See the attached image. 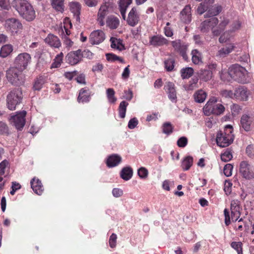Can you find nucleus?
I'll return each mask as SVG.
<instances>
[{"instance_id": "26", "label": "nucleus", "mask_w": 254, "mask_h": 254, "mask_svg": "<svg viewBox=\"0 0 254 254\" xmlns=\"http://www.w3.org/2000/svg\"><path fill=\"white\" fill-rule=\"evenodd\" d=\"M222 7L221 5L215 4L210 7L208 6L207 11L205 14V17H215L214 16L218 15L222 11Z\"/></svg>"}, {"instance_id": "50", "label": "nucleus", "mask_w": 254, "mask_h": 254, "mask_svg": "<svg viewBox=\"0 0 254 254\" xmlns=\"http://www.w3.org/2000/svg\"><path fill=\"white\" fill-rule=\"evenodd\" d=\"M165 67L168 71H172L174 67L175 60L172 58H169L165 61Z\"/></svg>"}, {"instance_id": "38", "label": "nucleus", "mask_w": 254, "mask_h": 254, "mask_svg": "<svg viewBox=\"0 0 254 254\" xmlns=\"http://www.w3.org/2000/svg\"><path fill=\"white\" fill-rule=\"evenodd\" d=\"M212 71L209 69H201L199 72V76L200 79L206 81L211 79Z\"/></svg>"}, {"instance_id": "29", "label": "nucleus", "mask_w": 254, "mask_h": 254, "mask_svg": "<svg viewBox=\"0 0 254 254\" xmlns=\"http://www.w3.org/2000/svg\"><path fill=\"white\" fill-rule=\"evenodd\" d=\"M122 161V157L116 154L110 155L107 159L106 164L109 167H114L119 164Z\"/></svg>"}, {"instance_id": "3", "label": "nucleus", "mask_w": 254, "mask_h": 254, "mask_svg": "<svg viewBox=\"0 0 254 254\" xmlns=\"http://www.w3.org/2000/svg\"><path fill=\"white\" fill-rule=\"evenodd\" d=\"M247 72L245 68L237 64L232 65L228 71V74L232 79L243 84L248 81Z\"/></svg>"}, {"instance_id": "59", "label": "nucleus", "mask_w": 254, "mask_h": 254, "mask_svg": "<svg viewBox=\"0 0 254 254\" xmlns=\"http://www.w3.org/2000/svg\"><path fill=\"white\" fill-rule=\"evenodd\" d=\"M0 7L2 9L8 10L10 8V5L7 0H0Z\"/></svg>"}, {"instance_id": "57", "label": "nucleus", "mask_w": 254, "mask_h": 254, "mask_svg": "<svg viewBox=\"0 0 254 254\" xmlns=\"http://www.w3.org/2000/svg\"><path fill=\"white\" fill-rule=\"evenodd\" d=\"M207 8L208 6L206 5L205 3H201L198 5L197 8V12L198 14L201 15L203 14L205 11H207Z\"/></svg>"}, {"instance_id": "17", "label": "nucleus", "mask_w": 254, "mask_h": 254, "mask_svg": "<svg viewBox=\"0 0 254 254\" xmlns=\"http://www.w3.org/2000/svg\"><path fill=\"white\" fill-rule=\"evenodd\" d=\"M30 5L26 0H13L11 2V6L19 14L21 13Z\"/></svg>"}, {"instance_id": "53", "label": "nucleus", "mask_w": 254, "mask_h": 254, "mask_svg": "<svg viewBox=\"0 0 254 254\" xmlns=\"http://www.w3.org/2000/svg\"><path fill=\"white\" fill-rule=\"evenodd\" d=\"M137 174L141 179H145L148 177V171L145 168L141 167L138 170Z\"/></svg>"}, {"instance_id": "32", "label": "nucleus", "mask_w": 254, "mask_h": 254, "mask_svg": "<svg viewBox=\"0 0 254 254\" xmlns=\"http://www.w3.org/2000/svg\"><path fill=\"white\" fill-rule=\"evenodd\" d=\"M120 23L119 19L114 16H109L106 20L107 25L112 29L117 28Z\"/></svg>"}, {"instance_id": "42", "label": "nucleus", "mask_w": 254, "mask_h": 254, "mask_svg": "<svg viewBox=\"0 0 254 254\" xmlns=\"http://www.w3.org/2000/svg\"><path fill=\"white\" fill-rule=\"evenodd\" d=\"M110 41L111 42V47L113 48H116L119 50H122L124 47L120 39L111 37Z\"/></svg>"}, {"instance_id": "45", "label": "nucleus", "mask_w": 254, "mask_h": 254, "mask_svg": "<svg viewBox=\"0 0 254 254\" xmlns=\"http://www.w3.org/2000/svg\"><path fill=\"white\" fill-rule=\"evenodd\" d=\"M106 59L107 61H110V62H115L116 61H119L121 63H125V61L124 59L119 56H117V55L112 54V53H109L107 54L106 55Z\"/></svg>"}, {"instance_id": "4", "label": "nucleus", "mask_w": 254, "mask_h": 254, "mask_svg": "<svg viewBox=\"0 0 254 254\" xmlns=\"http://www.w3.org/2000/svg\"><path fill=\"white\" fill-rule=\"evenodd\" d=\"M22 92L21 88H16L11 91L7 95V107L10 110L15 109L17 105L19 104L22 99Z\"/></svg>"}, {"instance_id": "30", "label": "nucleus", "mask_w": 254, "mask_h": 254, "mask_svg": "<svg viewBox=\"0 0 254 254\" xmlns=\"http://www.w3.org/2000/svg\"><path fill=\"white\" fill-rule=\"evenodd\" d=\"M133 175V170L130 167H124L121 172L120 177L125 181L130 180Z\"/></svg>"}, {"instance_id": "58", "label": "nucleus", "mask_w": 254, "mask_h": 254, "mask_svg": "<svg viewBox=\"0 0 254 254\" xmlns=\"http://www.w3.org/2000/svg\"><path fill=\"white\" fill-rule=\"evenodd\" d=\"M132 2V0H120L119 8L127 9V7Z\"/></svg>"}, {"instance_id": "6", "label": "nucleus", "mask_w": 254, "mask_h": 254, "mask_svg": "<svg viewBox=\"0 0 254 254\" xmlns=\"http://www.w3.org/2000/svg\"><path fill=\"white\" fill-rule=\"evenodd\" d=\"M31 60V56L27 53L19 54L15 59L14 64L19 70L23 71L26 68Z\"/></svg>"}, {"instance_id": "49", "label": "nucleus", "mask_w": 254, "mask_h": 254, "mask_svg": "<svg viewBox=\"0 0 254 254\" xmlns=\"http://www.w3.org/2000/svg\"><path fill=\"white\" fill-rule=\"evenodd\" d=\"M108 11V5L103 4L101 6L98 13V16L101 18H104L107 14Z\"/></svg>"}, {"instance_id": "51", "label": "nucleus", "mask_w": 254, "mask_h": 254, "mask_svg": "<svg viewBox=\"0 0 254 254\" xmlns=\"http://www.w3.org/2000/svg\"><path fill=\"white\" fill-rule=\"evenodd\" d=\"M9 133V128L7 125L5 123L0 121V134L7 135Z\"/></svg>"}, {"instance_id": "9", "label": "nucleus", "mask_w": 254, "mask_h": 254, "mask_svg": "<svg viewBox=\"0 0 254 254\" xmlns=\"http://www.w3.org/2000/svg\"><path fill=\"white\" fill-rule=\"evenodd\" d=\"M26 114L25 111L18 112L16 115L11 116L9 121L17 129L21 130L25 125Z\"/></svg>"}, {"instance_id": "19", "label": "nucleus", "mask_w": 254, "mask_h": 254, "mask_svg": "<svg viewBox=\"0 0 254 254\" xmlns=\"http://www.w3.org/2000/svg\"><path fill=\"white\" fill-rule=\"evenodd\" d=\"M19 15L27 21H33L36 17V13L31 5L26 8Z\"/></svg>"}, {"instance_id": "61", "label": "nucleus", "mask_w": 254, "mask_h": 254, "mask_svg": "<svg viewBox=\"0 0 254 254\" xmlns=\"http://www.w3.org/2000/svg\"><path fill=\"white\" fill-rule=\"evenodd\" d=\"M8 165V162L6 160H3L0 163V176L4 174L5 167Z\"/></svg>"}, {"instance_id": "63", "label": "nucleus", "mask_w": 254, "mask_h": 254, "mask_svg": "<svg viewBox=\"0 0 254 254\" xmlns=\"http://www.w3.org/2000/svg\"><path fill=\"white\" fill-rule=\"evenodd\" d=\"M138 124V120L136 118H133L130 119L128 124V127L130 129L134 128Z\"/></svg>"}, {"instance_id": "47", "label": "nucleus", "mask_w": 254, "mask_h": 254, "mask_svg": "<svg viewBox=\"0 0 254 254\" xmlns=\"http://www.w3.org/2000/svg\"><path fill=\"white\" fill-rule=\"evenodd\" d=\"M233 157L231 150L227 149L221 155V159L224 162H228Z\"/></svg>"}, {"instance_id": "23", "label": "nucleus", "mask_w": 254, "mask_h": 254, "mask_svg": "<svg viewBox=\"0 0 254 254\" xmlns=\"http://www.w3.org/2000/svg\"><path fill=\"white\" fill-rule=\"evenodd\" d=\"M91 93L87 88H83L80 90L77 101L80 103L88 102L90 100Z\"/></svg>"}, {"instance_id": "31", "label": "nucleus", "mask_w": 254, "mask_h": 254, "mask_svg": "<svg viewBox=\"0 0 254 254\" xmlns=\"http://www.w3.org/2000/svg\"><path fill=\"white\" fill-rule=\"evenodd\" d=\"M229 21L228 19L224 18L223 20L218 25V27L212 30V33L214 36H218L224 31L226 26L228 24Z\"/></svg>"}, {"instance_id": "2", "label": "nucleus", "mask_w": 254, "mask_h": 254, "mask_svg": "<svg viewBox=\"0 0 254 254\" xmlns=\"http://www.w3.org/2000/svg\"><path fill=\"white\" fill-rule=\"evenodd\" d=\"M217 99L215 97L210 98L203 108V111L205 115L209 116L211 115H221L225 111L224 106L217 103Z\"/></svg>"}, {"instance_id": "33", "label": "nucleus", "mask_w": 254, "mask_h": 254, "mask_svg": "<svg viewBox=\"0 0 254 254\" xmlns=\"http://www.w3.org/2000/svg\"><path fill=\"white\" fill-rule=\"evenodd\" d=\"M207 96L206 93L202 89L197 90L193 95L194 101L197 103L203 102Z\"/></svg>"}, {"instance_id": "28", "label": "nucleus", "mask_w": 254, "mask_h": 254, "mask_svg": "<svg viewBox=\"0 0 254 254\" xmlns=\"http://www.w3.org/2000/svg\"><path fill=\"white\" fill-rule=\"evenodd\" d=\"M31 187L33 191L37 194L41 195L43 191V186L41 181L36 179L33 178L30 182Z\"/></svg>"}, {"instance_id": "18", "label": "nucleus", "mask_w": 254, "mask_h": 254, "mask_svg": "<svg viewBox=\"0 0 254 254\" xmlns=\"http://www.w3.org/2000/svg\"><path fill=\"white\" fill-rule=\"evenodd\" d=\"M250 95V92L244 86L236 89L234 92L235 98L242 101H247Z\"/></svg>"}, {"instance_id": "10", "label": "nucleus", "mask_w": 254, "mask_h": 254, "mask_svg": "<svg viewBox=\"0 0 254 254\" xmlns=\"http://www.w3.org/2000/svg\"><path fill=\"white\" fill-rule=\"evenodd\" d=\"M4 27L7 31L12 34L16 33L18 30L22 28V24L17 19L11 18L5 20Z\"/></svg>"}, {"instance_id": "55", "label": "nucleus", "mask_w": 254, "mask_h": 254, "mask_svg": "<svg viewBox=\"0 0 254 254\" xmlns=\"http://www.w3.org/2000/svg\"><path fill=\"white\" fill-rule=\"evenodd\" d=\"M246 154L251 158H254V145L251 144L248 145L246 149Z\"/></svg>"}, {"instance_id": "16", "label": "nucleus", "mask_w": 254, "mask_h": 254, "mask_svg": "<svg viewBox=\"0 0 254 254\" xmlns=\"http://www.w3.org/2000/svg\"><path fill=\"white\" fill-rule=\"evenodd\" d=\"M139 20V16L137 12V9L135 7L132 8L129 11L127 19V24L130 26H135Z\"/></svg>"}, {"instance_id": "22", "label": "nucleus", "mask_w": 254, "mask_h": 254, "mask_svg": "<svg viewBox=\"0 0 254 254\" xmlns=\"http://www.w3.org/2000/svg\"><path fill=\"white\" fill-rule=\"evenodd\" d=\"M45 42L50 46L54 48H59L61 45L59 38L53 34H49L45 39Z\"/></svg>"}, {"instance_id": "1", "label": "nucleus", "mask_w": 254, "mask_h": 254, "mask_svg": "<svg viewBox=\"0 0 254 254\" xmlns=\"http://www.w3.org/2000/svg\"><path fill=\"white\" fill-rule=\"evenodd\" d=\"M233 127L231 125L225 126L224 131L220 130L216 135V143L221 147H226L231 144L234 140L232 134Z\"/></svg>"}, {"instance_id": "20", "label": "nucleus", "mask_w": 254, "mask_h": 254, "mask_svg": "<svg viewBox=\"0 0 254 254\" xmlns=\"http://www.w3.org/2000/svg\"><path fill=\"white\" fill-rule=\"evenodd\" d=\"M240 208L239 201L237 200H234L231 201V219L233 221H236L239 217L240 215Z\"/></svg>"}, {"instance_id": "48", "label": "nucleus", "mask_w": 254, "mask_h": 254, "mask_svg": "<svg viewBox=\"0 0 254 254\" xmlns=\"http://www.w3.org/2000/svg\"><path fill=\"white\" fill-rule=\"evenodd\" d=\"M198 79L197 77L192 78L189 82V84L186 86L187 90H193L197 87Z\"/></svg>"}, {"instance_id": "27", "label": "nucleus", "mask_w": 254, "mask_h": 254, "mask_svg": "<svg viewBox=\"0 0 254 254\" xmlns=\"http://www.w3.org/2000/svg\"><path fill=\"white\" fill-rule=\"evenodd\" d=\"M69 8L71 12L73 14L76 20L79 21L81 10V5L77 1H72L69 3Z\"/></svg>"}, {"instance_id": "7", "label": "nucleus", "mask_w": 254, "mask_h": 254, "mask_svg": "<svg viewBox=\"0 0 254 254\" xmlns=\"http://www.w3.org/2000/svg\"><path fill=\"white\" fill-rule=\"evenodd\" d=\"M239 172L243 177L246 179H254V167L248 161H243L240 163Z\"/></svg>"}, {"instance_id": "56", "label": "nucleus", "mask_w": 254, "mask_h": 254, "mask_svg": "<svg viewBox=\"0 0 254 254\" xmlns=\"http://www.w3.org/2000/svg\"><path fill=\"white\" fill-rule=\"evenodd\" d=\"M188 144V139L186 137L182 136L177 141V145L180 147H185Z\"/></svg>"}, {"instance_id": "12", "label": "nucleus", "mask_w": 254, "mask_h": 254, "mask_svg": "<svg viewBox=\"0 0 254 254\" xmlns=\"http://www.w3.org/2000/svg\"><path fill=\"white\" fill-rule=\"evenodd\" d=\"M254 124V116L252 115H243L241 118V127L246 131L252 129Z\"/></svg>"}, {"instance_id": "21", "label": "nucleus", "mask_w": 254, "mask_h": 254, "mask_svg": "<svg viewBox=\"0 0 254 254\" xmlns=\"http://www.w3.org/2000/svg\"><path fill=\"white\" fill-rule=\"evenodd\" d=\"M180 19L185 23H189L191 20V8L190 5H186L180 13Z\"/></svg>"}, {"instance_id": "8", "label": "nucleus", "mask_w": 254, "mask_h": 254, "mask_svg": "<svg viewBox=\"0 0 254 254\" xmlns=\"http://www.w3.org/2000/svg\"><path fill=\"white\" fill-rule=\"evenodd\" d=\"M171 44L175 51L179 53L185 61H187L189 59L187 54L188 45L180 39L172 41Z\"/></svg>"}, {"instance_id": "52", "label": "nucleus", "mask_w": 254, "mask_h": 254, "mask_svg": "<svg viewBox=\"0 0 254 254\" xmlns=\"http://www.w3.org/2000/svg\"><path fill=\"white\" fill-rule=\"evenodd\" d=\"M231 246L237 251L238 254H243L242 243L241 242H233Z\"/></svg>"}, {"instance_id": "41", "label": "nucleus", "mask_w": 254, "mask_h": 254, "mask_svg": "<svg viewBox=\"0 0 254 254\" xmlns=\"http://www.w3.org/2000/svg\"><path fill=\"white\" fill-rule=\"evenodd\" d=\"M193 73V69L190 67L183 68L181 70V76L182 78H189Z\"/></svg>"}, {"instance_id": "64", "label": "nucleus", "mask_w": 254, "mask_h": 254, "mask_svg": "<svg viewBox=\"0 0 254 254\" xmlns=\"http://www.w3.org/2000/svg\"><path fill=\"white\" fill-rule=\"evenodd\" d=\"M112 194L115 197H119L123 195V191L119 188H114L112 190Z\"/></svg>"}, {"instance_id": "39", "label": "nucleus", "mask_w": 254, "mask_h": 254, "mask_svg": "<svg viewBox=\"0 0 254 254\" xmlns=\"http://www.w3.org/2000/svg\"><path fill=\"white\" fill-rule=\"evenodd\" d=\"M128 104L125 101H122L119 107V114L120 118L123 119L126 116L127 107Z\"/></svg>"}, {"instance_id": "15", "label": "nucleus", "mask_w": 254, "mask_h": 254, "mask_svg": "<svg viewBox=\"0 0 254 254\" xmlns=\"http://www.w3.org/2000/svg\"><path fill=\"white\" fill-rule=\"evenodd\" d=\"M164 89L166 91L168 98L174 103L177 102V93L175 84L171 82H167L164 86Z\"/></svg>"}, {"instance_id": "62", "label": "nucleus", "mask_w": 254, "mask_h": 254, "mask_svg": "<svg viewBox=\"0 0 254 254\" xmlns=\"http://www.w3.org/2000/svg\"><path fill=\"white\" fill-rule=\"evenodd\" d=\"M221 95L226 98L230 97L231 98H234L235 95L234 93H233L231 90H224L221 91Z\"/></svg>"}, {"instance_id": "5", "label": "nucleus", "mask_w": 254, "mask_h": 254, "mask_svg": "<svg viewBox=\"0 0 254 254\" xmlns=\"http://www.w3.org/2000/svg\"><path fill=\"white\" fill-rule=\"evenodd\" d=\"M22 71L16 67H10L6 71V77L8 81L14 85H19L24 82Z\"/></svg>"}, {"instance_id": "34", "label": "nucleus", "mask_w": 254, "mask_h": 254, "mask_svg": "<svg viewBox=\"0 0 254 254\" xmlns=\"http://www.w3.org/2000/svg\"><path fill=\"white\" fill-rule=\"evenodd\" d=\"M53 7L58 11L63 12L64 11V0H51Z\"/></svg>"}, {"instance_id": "25", "label": "nucleus", "mask_w": 254, "mask_h": 254, "mask_svg": "<svg viewBox=\"0 0 254 254\" xmlns=\"http://www.w3.org/2000/svg\"><path fill=\"white\" fill-rule=\"evenodd\" d=\"M168 41L161 35H156L150 38L149 43L153 46H162L168 44Z\"/></svg>"}, {"instance_id": "37", "label": "nucleus", "mask_w": 254, "mask_h": 254, "mask_svg": "<svg viewBox=\"0 0 254 254\" xmlns=\"http://www.w3.org/2000/svg\"><path fill=\"white\" fill-rule=\"evenodd\" d=\"M13 48L11 45L7 44L3 46L0 49V57L5 58L7 57L12 51Z\"/></svg>"}, {"instance_id": "36", "label": "nucleus", "mask_w": 254, "mask_h": 254, "mask_svg": "<svg viewBox=\"0 0 254 254\" xmlns=\"http://www.w3.org/2000/svg\"><path fill=\"white\" fill-rule=\"evenodd\" d=\"M193 163V158L190 156L185 157L182 162L181 167L183 170L187 171L190 169Z\"/></svg>"}, {"instance_id": "46", "label": "nucleus", "mask_w": 254, "mask_h": 254, "mask_svg": "<svg viewBox=\"0 0 254 254\" xmlns=\"http://www.w3.org/2000/svg\"><path fill=\"white\" fill-rule=\"evenodd\" d=\"M64 55L62 53H61L59 55H58L55 60L54 62L52 63L51 65V68H57L59 67L63 61Z\"/></svg>"}, {"instance_id": "11", "label": "nucleus", "mask_w": 254, "mask_h": 254, "mask_svg": "<svg viewBox=\"0 0 254 254\" xmlns=\"http://www.w3.org/2000/svg\"><path fill=\"white\" fill-rule=\"evenodd\" d=\"M218 19L216 17H211L202 22L199 28L201 32L207 33L210 29L212 31L213 28L218 24Z\"/></svg>"}, {"instance_id": "44", "label": "nucleus", "mask_w": 254, "mask_h": 254, "mask_svg": "<svg viewBox=\"0 0 254 254\" xmlns=\"http://www.w3.org/2000/svg\"><path fill=\"white\" fill-rule=\"evenodd\" d=\"M45 83V79L43 76H40L37 78L33 85V88L35 90H40Z\"/></svg>"}, {"instance_id": "14", "label": "nucleus", "mask_w": 254, "mask_h": 254, "mask_svg": "<svg viewBox=\"0 0 254 254\" xmlns=\"http://www.w3.org/2000/svg\"><path fill=\"white\" fill-rule=\"evenodd\" d=\"M105 38V34L102 30H96L92 32L89 37V41L92 45H98L102 43Z\"/></svg>"}, {"instance_id": "60", "label": "nucleus", "mask_w": 254, "mask_h": 254, "mask_svg": "<svg viewBox=\"0 0 254 254\" xmlns=\"http://www.w3.org/2000/svg\"><path fill=\"white\" fill-rule=\"evenodd\" d=\"M117 238V235L114 233H113L110 236L109 239V244L111 248H113L116 247Z\"/></svg>"}, {"instance_id": "13", "label": "nucleus", "mask_w": 254, "mask_h": 254, "mask_svg": "<svg viewBox=\"0 0 254 254\" xmlns=\"http://www.w3.org/2000/svg\"><path fill=\"white\" fill-rule=\"evenodd\" d=\"M66 62L71 65H75L82 59L81 50H78L69 53L66 56Z\"/></svg>"}, {"instance_id": "43", "label": "nucleus", "mask_w": 254, "mask_h": 254, "mask_svg": "<svg viewBox=\"0 0 254 254\" xmlns=\"http://www.w3.org/2000/svg\"><path fill=\"white\" fill-rule=\"evenodd\" d=\"M107 96L110 103H115L117 98L115 96V92L113 88H108L106 90Z\"/></svg>"}, {"instance_id": "24", "label": "nucleus", "mask_w": 254, "mask_h": 254, "mask_svg": "<svg viewBox=\"0 0 254 254\" xmlns=\"http://www.w3.org/2000/svg\"><path fill=\"white\" fill-rule=\"evenodd\" d=\"M235 48V46L234 44L230 43L226 44L218 51L216 56L219 58H225L231 53Z\"/></svg>"}, {"instance_id": "40", "label": "nucleus", "mask_w": 254, "mask_h": 254, "mask_svg": "<svg viewBox=\"0 0 254 254\" xmlns=\"http://www.w3.org/2000/svg\"><path fill=\"white\" fill-rule=\"evenodd\" d=\"M162 129L163 133L169 135L173 132L174 127L171 123L165 122L162 125Z\"/></svg>"}, {"instance_id": "54", "label": "nucleus", "mask_w": 254, "mask_h": 254, "mask_svg": "<svg viewBox=\"0 0 254 254\" xmlns=\"http://www.w3.org/2000/svg\"><path fill=\"white\" fill-rule=\"evenodd\" d=\"M233 166L231 164H227L225 165L224 168V174L227 177H230L232 175V172Z\"/></svg>"}, {"instance_id": "35", "label": "nucleus", "mask_w": 254, "mask_h": 254, "mask_svg": "<svg viewBox=\"0 0 254 254\" xmlns=\"http://www.w3.org/2000/svg\"><path fill=\"white\" fill-rule=\"evenodd\" d=\"M192 63L195 64H198L202 63V58L201 53L196 49L193 50L191 53Z\"/></svg>"}]
</instances>
